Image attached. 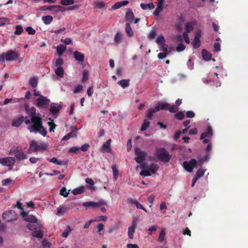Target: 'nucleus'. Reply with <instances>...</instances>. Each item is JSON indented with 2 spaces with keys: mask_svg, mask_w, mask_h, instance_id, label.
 <instances>
[{
  "mask_svg": "<svg viewBox=\"0 0 248 248\" xmlns=\"http://www.w3.org/2000/svg\"><path fill=\"white\" fill-rule=\"evenodd\" d=\"M150 122L146 120H144L143 123L141 126L140 130L141 131L146 130L149 126Z\"/></svg>",
  "mask_w": 248,
  "mask_h": 248,
  "instance_id": "obj_42",
  "label": "nucleus"
},
{
  "mask_svg": "<svg viewBox=\"0 0 248 248\" xmlns=\"http://www.w3.org/2000/svg\"><path fill=\"white\" fill-rule=\"evenodd\" d=\"M55 8H58V10H61L62 8V6L60 5H51V6H46L45 5L40 7V11H46V10H52L54 11Z\"/></svg>",
  "mask_w": 248,
  "mask_h": 248,
  "instance_id": "obj_24",
  "label": "nucleus"
},
{
  "mask_svg": "<svg viewBox=\"0 0 248 248\" xmlns=\"http://www.w3.org/2000/svg\"><path fill=\"white\" fill-rule=\"evenodd\" d=\"M156 155L157 158L164 163L169 162L170 160L171 155L164 148H158L156 150Z\"/></svg>",
  "mask_w": 248,
  "mask_h": 248,
  "instance_id": "obj_3",
  "label": "nucleus"
},
{
  "mask_svg": "<svg viewBox=\"0 0 248 248\" xmlns=\"http://www.w3.org/2000/svg\"><path fill=\"white\" fill-rule=\"evenodd\" d=\"M57 68L55 70V73L57 76L61 78L64 77V69L62 67H56Z\"/></svg>",
  "mask_w": 248,
  "mask_h": 248,
  "instance_id": "obj_31",
  "label": "nucleus"
},
{
  "mask_svg": "<svg viewBox=\"0 0 248 248\" xmlns=\"http://www.w3.org/2000/svg\"><path fill=\"white\" fill-rule=\"evenodd\" d=\"M185 111H179L174 114V118L177 120H181L185 117Z\"/></svg>",
  "mask_w": 248,
  "mask_h": 248,
  "instance_id": "obj_40",
  "label": "nucleus"
},
{
  "mask_svg": "<svg viewBox=\"0 0 248 248\" xmlns=\"http://www.w3.org/2000/svg\"><path fill=\"white\" fill-rule=\"evenodd\" d=\"M156 36V31L155 30H152L148 34V38L150 39H154Z\"/></svg>",
  "mask_w": 248,
  "mask_h": 248,
  "instance_id": "obj_57",
  "label": "nucleus"
},
{
  "mask_svg": "<svg viewBox=\"0 0 248 248\" xmlns=\"http://www.w3.org/2000/svg\"><path fill=\"white\" fill-rule=\"evenodd\" d=\"M43 228V225L41 224L38 225V230H35L33 231L31 235L33 237L39 239H41L43 237L44 233L42 229Z\"/></svg>",
  "mask_w": 248,
  "mask_h": 248,
  "instance_id": "obj_13",
  "label": "nucleus"
},
{
  "mask_svg": "<svg viewBox=\"0 0 248 248\" xmlns=\"http://www.w3.org/2000/svg\"><path fill=\"white\" fill-rule=\"evenodd\" d=\"M201 45V40L199 38L197 37H194V40L193 43V46L195 49L198 48Z\"/></svg>",
  "mask_w": 248,
  "mask_h": 248,
  "instance_id": "obj_41",
  "label": "nucleus"
},
{
  "mask_svg": "<svg viewBox=\"0 0 248 248\" xmlns=\"http://www.w3.org/2000/svg\"><path fill=\"white\" fill-rule=\"evenodd\" d=\"M32 124L28 126L31 132L39 133L44 137L46 136L47 131L43 126L42 118L39 116H32L31 118Z\"/></svg>",
  "mask_w": 248,
  "mask_h": 248,
  "instance_id": "obj_1",
  "label": "nucleus"
},
{
  "mask_svg": "<svg viewBox=\"0 0 248 248\" xmlns=\"http://www.w3.org/2000/svg\"><path fill=\"white\" fill-rule=\"evenodd\" d=\"M27 228H28L30 230H31L33 232L35 230H36L38 228V227H37L36 225L31 224V223L27 225Z\"/></svg>",
  "mask_w": 248,
  "mask_h": 248,
  "instance_id": "obj_55",
  "label": "nucleus"
},
{
  "mask_svg": "<svg viewBox=\"0 0 248 248\" xmlns=\"http://www.w3.org/2000/svg\"><path fill=\"white\" fill-rule=\"evenodd\" d=\"M70 206L68 204L60 205L57 209V215L58 216L63 215L67 210L70 209Z\"/></svg>",
  "mask_w": 248,
  "mask_h": 248,
  "instance_id": "obj_15",
  "label": "nucleus"
},
{
  "mask_svg": "<svg viewBox=\"0 0 248 248\" xmlns=\"http://www.w3.org/2000/svg\"><path fill=\"white\" fill-rule=\"evenodd\" d=\"M163 10V7L162 5H157V8H156L155 10V11L154 13V15L155 16H158L161 12Z\"/></svg>",
  "mask_w": 248,
  "mask_h": 248,
  "instance_id": "obj_48",
  "label": "nucleus"
},
{
  "mask_svg": "<svg viewBox=\"0 0 248 248\" xmlns=\"http://www.w3.org/2000/svg\"><path fill=\"white\" fill-rule=\"evenodd\" d=\"M140 174L141 176H149L151 175V173L148 170H144L140 171Z\"/></svg>",
  "mask_w": 248,
  "mask_h": 248,
  "instance_id": "obj_59",
  "label": "nucleus"
},
{
  "mask_svg": "<svg viewBox=\"0 0 248 248\" xmlns=\"http://www.w3.org/2000/svg\"><path fill=\"white\" fill-rule=\"evenodd\" d=\"M134 19V15L131 8H128L125 14V21L128 22H132Z\"/></svg>",
  "mask_w": 248,
  "mask_h": 248,
  "instance_id": "obj_16",
  "label": "nucleus"
},
{
  "mask_svg": "<svg viewBox=\"0 0 248 248\" xmlns=\"http://www.w3.org/2000/svg\"><path fill=\"white\" fill-rule=\"evenodd\" d=\"M19 57V54L15 50H9L5 53L0 55V62L3 63L6 61H16Z\"/></svg>",
  "mask_w": 248,
  "mask_h": 248,
  "instance_id": "obj_2",
  "label": "nucleus"
},
{
  "mask_svg": "<svg viewBox=\"0 0 248 248\" xmlns=\"http://www.w3.org/2000/svg\"><path fill=\"white\" fill-rule=\"evenodd\" d=\"M183 37L186 44H189L190 43V40L187 32H184L183 33Z\"/></svg>",
  "mask_w": 248,
  "mask_h": 248,
  "instance_id": "obj_60",
  "label": "nucleus"
},
{
  "mask_svg": "<svg viewBox=\"0 0 248 248\" xmlns=\"http://www.w3.org/2000/svg\"><path fill=\"white\" fill-rule=\"evenodd\" d=\"M213 135V130L211 126L207 127V130L205 132L202 133L200 137V140H202L206 137H210Z\"/></svg>",
  "mask_w": 248,
  "mask_h": 248,
  "instance_id": "obj_19",
  "label": "nucleus"
},
{
  "mask_svg": "<svg viewBox=\"0 0 248 248\" xmlns=\"http://www.w3.org/2000/svg\"><path fill=\"white\" fill-rule=\"evenodd\" d=\"M169 108V104L168 103H158L155 107V110L157 112L160 110H168Z\"/></svg>",
  "mask_w": 248,
  "mask_h": 248,
  "instance_id": "obj_22",
  "label": "nucleus"
},
{
  "mask_svg": "<svg viewBox=\"0 0 248 248\" xmlns=\"http://www.w3.org/2000/svg\"><path fill=\"white\" fill-rule=\"evenodd\" d=\"M186 117L189 118H193L195 116V114L192 111L189 110L186 112Z\"/></svg>",
  "mask_w": 248,
  "mask_h": 248,
  "instance_id": "obj_62",
  "label": "nucleus"
},
{
  "mask_svg": "<svg viewBox=\"0 0 248 248\" xmlns=\"http://www.w3.org/2000/svg\"><path fill=\"white\" fill-rule=\"evenodd\" d=\"M2 217L7 222H12L17 219V216L14 211L10 210L3 213Z\"/></svg>",
  "mask_w": 248,
  "mask_h": 248,
  "instance_id": "obj_6",
  "label": "nucleus"
},
{
  "mask_svg": "<svg viewBox=\"0 0 248 248\" xmlns=\"http://www.w3.org/2000/svg\"><path fill=\"white\" fill-rule=\"evenodd\" d=\"M48 125L49 126V131L50 132L54 131V129L55 128L56 125L54 124L53 121H51V122H48Z\"/></svg>",
  "mask_w": 248,
  "mask_h": 248,
  "instance_id": "obj_54",
  "label": "nucleus"
},
{
  "mask_svg": "<svg viewBox=\"0 0 248 248\" xmlns=\"http://www.w3.org/2000/svg\"><path fill=\"white\" fill-rule=\"evenodd\" d=\"M111 141V140L108 139L107 141L105 142L101 147V151L102 152L109 153L110 151Z\"/></svg>",
  "mask_w": 248,
  "mask_h": 248,
  "instance_id": "obj_20",
  "label": "nucleus"
},
{
  "mask_svg": "<svg viewBox=\"0 0 248 248\" xmlns=\"http://www.w3.org/2000/svg\"><path fill=\"white\" fill-rule=\"evenodd\" d=\"M63 64V60L62 59L60 58L57 59L55 61V65L56 67H62Z\"/></svg>",
  "mask_w": 248,
  "mask_h": 248,
  "instance_id": "obj_51",
  "label": "nucleus"
},
{
  "mask_svg": "<svg viewBox=\"0 0 248 248\" xmlns=\"http://www.w3.org/2000/svg\"><path fill=\"white\" fill-rule=\"evenodd\" d=\"M123 39V34L121 32H117L114 36V42L116 45H119Z\"/></svg>",
  "mask_w": 248,
  "mask_h": 248,
  "instance_id": "obj_32",
  "label": "nucleus"
},
{
  "mask_svg": "<svg viewBox=\"0 0 248 248\" xmlns=\"http://www.w3.org/2000/svg\"><path fill=\"white\" fill-rule=\"evenodd\" d=\"M47 146L46 144L44 143H41L38 144V142L34 140L31 141L29 149L30 150L33 152H37L39 151H45L47 149Z\"/></svg>",
  "mask_w": 248,
  "mask_h": 248,
  "instance_id": "obj_5",
  "label": "nucleus"
},
{
  "mask_svg": "<svg viewBox=\"0 0 248 248\" xmlns=\"http://www.w3.org/2000/svg\"><path fill=\"white\" fill-rule=\"evenodd\" d=\"M209 156L210 154L209 153H206L205 155L203 156H199L197 158L198 163L202 166L204 162L209 160Z\"/></svg>",
  "mask_w": 248,
  "mask_h": 248,
  "instance_id": "obj_23",
  "label": "nucleus"
},
{
  "mask_svg": "<svg viewBox=\"0 0 248 248\" xmlns=\"http://www.w3.org/2000/svg\"><path fill=\"white\" fill-rule=\"evenodd\" d=\"M135 152L136 155L135 160L138 163H141L146 159L147 155L146 152L141 151L140 149L137 148L135 149Z\"/></svg>",
  "mask_w": 248,
  "mask_h": 248,
  "instance_id": "obj_7",
  "label": "nucleus"
},
{
  "mask_svg": "<svg viewBox=\"0 0 248 248\" xmlns=\"http://www.w3.org/2000/svg\"><path fill=\"white\" fill-rule=\"evenodd\" d=\"M186 48V46L182 43H180L176 47V50L177 52H181L184 50Z\"/></svg>",
  "mask_w": 248,
  "mask_h": 248,
  "instance_id": "obj_56",
  "label": "nucleus"
},
{
  "mask_svg": "<svg viewBox=\"0 0 248 248\" xmlns=\"http://www.w3.org/2000/svg\"><path fill=\"white\" fill-rule=\"evenodd\" d=\"M197 161L195 159H191L189 162L185 161L183 162V166L188 172L193 171L194 167H196Z\"/></svg>",
  "mask_w": 248,
  "mask_h": 248,
  "instance_id": "obj_8",
  "label": "nucleus"
},
{
  "mask_svg": "<svg viewBox=\"0 0 248 248\" xmlns=\"http://www.w3.org/2000/svg\"><path fill=\"white\" fill-rule=\"evenodd\" d=\"M0 163L2 165L12 167L15 163V159L12 157H6L0 159Z\"/></svg>",
  "mask_w": 248,
  "mask_h": 248,
  "instance_id": "obj_12",
  "label": "nucleus"
},
{
  "mask_svg": "<svg viewBox=\"0 0 248 248\" xmlns=\"http://www.w3.org/2000/svg\"><path fill=\"white\" fill-rule=\"evenodd\" d=\"M23 116H20L18 119H14L12 123V125L16 127L20 126L23 123Z\"/></svg>",
  "mask_w": 248,
  "mask_h": 248,
  "instance_id": "obj_26",
  "label": "nucleus"
},
{
  "mask_svg": "<svg viewBox=\"0 0 248 248\" xmlns=\"http://www.w3.org/2000/svg\"><path fill=\"white\" fill-rule=\"evenodd\" d=\"M50 102V100L43 95H40L37 99L36 106L40 108L46 107Z\"/></svg>",
  "mask_w": 248,
  "mask_h": 248,
  "instance_id": "obj_11",
  "label": "nucleus"
},
{
  "mask_svg": "<svg viewBox=\"0 0 248 248\" xmlns=\"http://www.w3.org/2000/svg\"><path fill=\"white\" fill-rule=\"evenodd\" d=\"M15 157L17 160H24L27 158V155L23 152L19 150H15Z\"/></svg>",
  "mask_w": 248,
  "mask_h": 248,
  "instance_id": "obj_18",
  "label": "nucleus"
},
{
  "mask_svg": "<svg viewBox=\"0 0 248 248\" xmlns=\"http://www.w3.org/2000/svg\"><path fill=\"white\" fill-rule=\"evenodd\" d=\"M96 7L98 9H102L105 7V3L103 1H97L95 2Z\"/></svg>",
  "mask_w": 248,
  "mask_h": 248,
  "instance_id": "obj_52",
  "label": "nucleus"
},
{
  "mask_svg": "<svg viewBox=\"0 0 248 248\" xmlns=\"http://www.w3.org/2000/svg\"><path fill=\"white\" fill-rule=\"evenodd\" d=\"M125 32L129 37H132L134 35V32L129 23H126L125 24Z\"/></svg>",
  "mask_w": 248,
  "mask_h": 248,
  "instance_id": "obj_34",
  "label": "nucleus"
},
{
  "mask_svg": "<svg viewBox=\"0 0 248 248\" xmlns=\"http://www.w3.org/2000/svg\"><path fill=\"white\" fill-rule=\"evenodd\" d=\"M165 235V229H162L158 237V241L160 242H162L164 240Z\"/></svg>",
  "mask_w": 248,
  "mask_h": 248,
  "instance_id": "obj_50",
  "label": "nucleus"
},
{
  "mask_svg": "<svg viewBox=\"0 0 248 248\" xmlns=\"http://www.w3.org/2000/svg\"><path fill=\"white\" fill-rule=\"evenodd\" d=\"M106 205V202H83L82 206L88 207L92 208L100 207V210L103 212H106V208L104 206Z\"/></svg>",
  "mask_w": 248,
  "mask_h": 248,
  "instance_id": "obj_10",
  "label": "nucleus"
},
{
  "mask_svg": "<svg viewBox=\"0 0 248 248\" xmlns=\"http://www.w3.org/2000/svg\"><path fill=\"white\" fill-rule=\"evenodd\" d=\"M57 54L61 56L66 50V46L65 45L60 44L56 47Z\"/></svg>",
  "mask_w": 248,
  "mask_h": 248,
  "instance_id": "obj_28",
  "label": "nucleus"
},
{
  "mask_svg": "<svg viewBox=\"0 0 248 248\" xmlns=\"http://www.w3.org/2000/svg\"><path fill=\"white\" fill-rule=\"evenodd\" d=\"M168 52H161L158 54L157 57L159 59H163L167 56Z\"/></svg>",
  "mask_w": 248,
  "mask_h": 248,
  "instance_id": "obj_64",
  "label": "nucleus"
},
{
  "mask_svg": "<svg viewBox=\"0 0 248 248\" xmlns=\"http://www.w3.org/2000/svg\"><path fill=\"white\" fill-rule=\"evenodd\" d=\"M53 18L51 16H44L42 17V20L46 25L50 24L53 21Z\"/></svg>",
  "mask_w": 248,
  "mask_h": 248,
  "instance_id": "obj_36",
  "label": "nucleus"
},
{
  "mask_svg": "<svg viewBox=\"0 0 248 248\" xmlns=\"http://www.w3.org/2000/svg\"><path fill=\"white\" fill-rule=\"evenodd\" d=\"M168 110H169L170 112L175 113L178 111L179 108L176 105H173L170 106L169 105V108Z\"/></svg>",
  "mask_w": 248,
  "mask_h": 248,
  "instance_id": "obj_49",
  "label": "nucleus"
},
{
  "mask_svg": "<svg viewBox=\"0 0 248 248\" xmlns=\"http://www.w3.org/2000/svg\"><path fill=\"white\" fill-rule=\"evenodd\" d=\"M111 168H112V171H113V175L114 176V179L115 180H116L118 177L119 170L117 169L115 165H113L111 167Z\"/></svg>",
  "mask_w": 248,
  "mask_h": 248,
  "instance_id": "obj_39",
  "label": "nucleus"
},
{
  "mask_svg": "<svg viewBox=\"0 0 248 248\" xmlns=\"http://www.w3.org/2000/svg\"><path fill=\"white\" fill-rule=\"evenodd\" d=\"M62 106L59 105L57 103H53L50 105V111L53 114H56L58 113L61 109Z\"/></svg>",
  "mask_w": 248,
  "mask_h": 248,
  "instance_id": "obj_21",
  "label": "nucleus"
},
{
  "mask_svg": "<svg viewBox=\"0 0 248 248\" xmlns=\"http://www.w3.org/2000/svg\"><path fill=\"white\" fill-rule=\"evenodd\" d=\"M38 83V79L35 77H31L29 80V85L32 88H35Z\"/></svg>",
  "mask_w": 248,
  "mask_h": 248,
  "instance_id": "obj_38",
  "label": "nucleus"
},
{
  "mask_svg": "<svg viewBox=\"0 0 248 248\" xmlns=\"http://www.w3.org/2000/svg\"><path fill=\"white\" fill-rule=\"evenodd\" d=\"M23 31V29L21 25H16V31L14 32V33L16 35H20Z\"/></svg>",
  "mask_w": 248,
  "mask_h": 248,
  "instance_id": "obj_46",
  "label": "nucleus"
},
{
  "mask_svg": "<svg viewBox=\"0 0 248 248\" xmlns=\"http://www.w3.org/2000/svg\"><path fill=\"white\" fill-rule=\"evenodd\" d=\"M84 186H80L73 189L72 191V193L75 195L81 194L84 192Z\"/></svg>",
  "mask_w": 248,
  "mask_h": 248,
  "instance_id": "obj_35",
  "label": "nucleus"
},
{
  "mask_svg": "<svg viewBox=\"0 0 248 248\" xmlns=\"http://www.w3.org/2000/svg\"><path fill=\"white\" fill-rule=\"evenodd\" d=\"M74 57L76 61L79 62H82L84 61L85 56L84 54L78 51H76L73 53Z\"/></svg>",
  "mask_w": 248,
  "mask_h": 248,
  "instance_id": "obj_17",
  "label": "nucleus"
},
{
  "mask_svg": "<svg viewBox=\"0 0 248 248\" xmlns=\"http://www.w3.org/2000/svg\"><path fill=\"white\" fill-rule=\"evenodd\" d=\"M146 164L143 163L141 165V167L143 169L147 168L149 171H150L152 173L155 174L157 170H158V166L157 164L152 163L150 164L147 168L145 167Z\"/></svg>",
  "mask_w": 248,
  "mask_h": 248,
  "instance_id": "obj_14",
  "label": "nucleus"
},
{
  "mask_svg": "<svg viewBox=\"0 0 248 248\" xmlns=\"http://www.w3.org/2000/svg\"><path fill=\"white\" fill-rule=\"evenodd\" d=\"M9 22V20L7 18L0 17V26L5 25Z\"/></svg>",
  "mask_w": 248,
  "mask_h": 248,
  "instance_id": "obj_61",
  "label": "nucleus"
},
{
  "mask_svg": "<svg viewBox=\"0 0 248 248\" xmlns=\"http://www.w3.org/2000/svg\"><path fill=\"white\" fill-rule=\"evenodd\" d=\"M202 55L204 60L209 61L211 59V54L206 49H202Z\"/></svg>",
  "mask_w": 248,
  "mask_h": 248,
  "instance_id": "obj_29",
  "label": "nucleus"
},
{
  "mask_svg": "<svg viewBox=\"0 0 248 248\" xmlns=\"http://www.w3.org/2000/svg\"><path fill=\"white\" fill-rule=\"evenodd\" d=\"M77 132L76 129L72 130L70 132L65 135L62 139V140H67L71 138L77 137Z\"/></svg>",
  "mask_w": 248,
  "mask_h": 248,
  "instance_id": "obj_27",
  "label": "nucleus"
},
{
  "mask_svg": "<svg viewBox=\"0 0 248 248\" xmlns=\"http://www.w3.org/2000/svg\"><path fill=\"white\" fill-rule=\"evenodd\" d=\"M204 170L202 169H199L196 172L195 176L197 177L198 179L202 177L205 172Z\"/></svg>",
  "mask_w": 248,
  "mask_h": 248,
  "instance_id": "obj_47",
  "label": "nucleus"
},
{
  "mask_svg": "<svg viewBox=\"0 0 248 248\" xmlns=\"http://www.w3.org/2000/svg\"><path fill=\"white\" fill-rule=\"evenodd\" d=\"M195 24H196L195 23H193V22H187L186 25V27H185L186 31L185 32H187V33H189V32H191L192 31H193V30L194 29L193 26L195 25Z\"/></svg>",
  "mask_w": 248,
  "mask_h": 248,
  "instance_id": "obj_37",
  "label": "nucleus"
},
{
  "mask_svg": "<svg viewBox=\"0 0 248 248\" xmlns=\"http://www.w3.org/2000/svg\"><path fill=\"white\" fill-rule=\"evenodd\" d=\"M70 190L68 191L65 187H62L60 190V195L63 196L64 197L68 196Z\"/></svg>",
  "mask_w": 248,
  "mask_h": 248,
  "instance_id": "obj_53",
  "label": "nucleus"
},
{
  "mask_svg": "<svg viewBox=\"0 0 248 248\" xmlns=\"http://www.w3.org/2000/svg\"><path fill=\"white\" fill-rule=\"evenodd\" d=\"M26 31L28 32V34L30 35H33L35 33V30L31 27H28L26 29Z\"/></svg>",
  "mask_w": 248,
  "mask_h": 248,
  "instance_id": "obj_58",
  "label": "nucleus"
},
{
  "mask_svg": "<svg viewBox=\"0 0 248 248\" xmlns=\"http://www.w3.org/2000/svg\"><path fill=\"white\" fill-rule=\"evenodd\" d=\"M25 108L27 114L31 118L32 116H36V108L34 107H30L29 106L25 105Z\"/></svg>",
  "mask_w": 248,
  "mask_h": 248,
  "instance_id": "obj_25",
  "label": "nucleus"
},
{
  "mask_svg": "<svg viewBox=\"0 0 248 248\" xmlns=\"http://www.w3.org/2000/svg\"><path fill=\"white\" fill-rule=\"evenodd\" d=\"M15 207L21 210L20 214L23 217H24L25 220L26 221L29 222L30 223L37 222V219L35 216L32 215H27L28 213L25 212L23 208L22 207L21 202H16V204L15 205Z\"/></svg>",
  "mask_w": 248,
  "mask_h": 248,
  "instance_id": "obj_4",
  "label": "nucleus"
},
{
  "mask_svg": "<svg viewBox=\"0 0 248 248\" xmlns=\"http://www.w3.org/2000/svg\"><path fill=\"white\" fill-rule=\"evenodd\" d=\"M71 231V228L69 226H67L66 229L62 233V236L64 238H67Z\"/></svg>",
  "mask_w": 248,
  "mask_h": 248,
  "instance_id": "obj_44",
  "label": "nucleus"
},
{
  "mask_svg": "<svg viewBox=\"0 0 248 248\" xmlns=\"http://www.w3.org/2000/svg\"><path fill=\"white\" fill-rule=\"evenodd\" d=\"M129 79H123L118 82L119 84L123 89L128 87L130 85Z\"/></svg>",
  "mask_w": 248,
  "mask_h": 248,
  "instance_id": "obj_33",
  "label": "nucleus"
},
{
  "mask_svg": "<svg viewBox=\"0 0 248 248\" xmlns=\"http://www.w3.org/2000/svg\"><path fill=\"white\" fill-rule=\"evenodd\" d=\"M75 3L74 0H61V4L63 6L72 5Z\"/></svg>",
  "mask_w": 248,
  "mask_h": 248,
  "instance_id": "obj_45",
  "label": "nucleus"
},
{
  "mask_svg": "<svg viewBox=\"0 0 248 248\" xmlns=\"http://www.w3.org/2000/svg\"><path fill=\"white\" fill-rule=\"evenodd\" d=\"M138 222V218L136 217H133L131 226L128 229V236L130 239H133L134 237V233L137 227Z\"/></svg>",
  "mask_w": 248,
  "mask_h": 248,
  "instance_id": "obj_9",
  "label": "nucleus"
},
{
  "mask_svg": "<svg viewBox=\"0 0 248 248\" xmlns=\"http://www.w3.org/2000/svg\"><path fill=\"white\" fill-rule=\"evenodd\" d=\"M61 41L65 45H69L72 43V40L71 38H66L65 39H61Z\"/></svg>",
  "mask_w": 248,
  "mask_h": 248,
  "instance_id": "obj_63",
  "label": "nucleus"
},
{
  "mask_svg": "<svg viewBox=\"0 0 248 248\" xmlns=\"http://www.w3.org/2000/svg\"><path fill=\"white\" fill-rule=\"evenodd\" d=\"M156 42L159 46H161V45L165 44V38L163 37V35L158 36L156 39Z\"/></svg>",
  "mask_w": 248,
  "mask_h": 248,
  "instance_id": "obj_43",
  "label": "nucleus"
},
{
  "mask_svg": "<svg viewBox=\"0 0 248 248\" xmlns=\"http://www.w3.org/2000/svg\"><path fill=\"white\" fill-rule=\"evenodd\" d=\"M157 112V111L155 110V108H150L146 114V118L148 120H152L153 119V116L154 115V113Z\"/></svg>",
  "mask_w": 248,
  "mask_h": 248,
  "instance_id": "obj_30",
  "label": "nucleus"
}]
</instances>
